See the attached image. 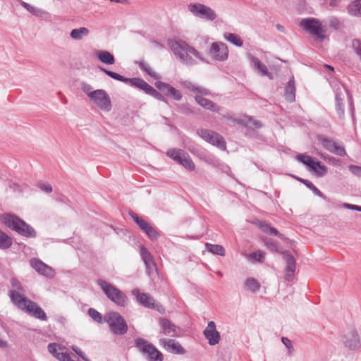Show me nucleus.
I'll return each mask as SVG.
<instances>
[{
    "mask_svg": "<svg viewBox=\"0 0 361 361\" xmlns=\"http://www.w3.org/2000/svg\"><path fill=\"white\" fill-rule=\"evenodd\" d=\"M168 44L176 56L186 65H193L196 63L190 55L202 61H204L199 51L183 40L169 39Z\"/></svg>",
    "mask_w": 361,
    "mask_h": 361,
    "instance_id": "nucleus-1",
    "label": "nucleus"
},
{
    "mask_svg": "<svg viewBox=\"0 0 361 361\" xmlns=\"http://www.w3.org/2000/svg\"><path fill=\"white\" fill-rule=\"evenodd\" d=\"M0 221L20 235L30 238L37 236L35 230L16 215L4 214L0 216Z\"/></svg>",
    "mask_w": 361,
    "mask_h": 361,
    "instance_id": "nucleus-2",
    "label": "nucleus"
},
{
    "mask_svg": "<svg viewBox=\"0 0 361 361\" xmlns=\"http://www.w3.org/2000/svg\"><path fill=\"white\" fill-rule=\"evenodd\" d=\"M97 285L106 298L117 306L125 307L128 303V297L120 289L103 279H98Z\"/></svg>",
    "mask_w": 361,
    "mask_h": 361,
    "instance_id": "nucleus-3",
    "label": "nucleus"
},
{
    "mask_svg": "<svg viewBox=\"0 0 361 361\" xmlns=\"http://www.w3.org/2000/svg\"><path fill=\"white\" fill-rule=\"evenodd\" d=\"M334 89L335 92L336 110L339 118L343 119L345 116L344 100L346 96H348L349 99L350 110L351 116L353 118L355 114V108L352 97L350 95V93L345 86L338 82L334 85Z\"/></svg>",
    "mask_w": 361,
    "mask_h": 361,
    "instance_id": "nucleus-4",
    "label": "nucleus"
},
{
    "mask_svg": "<svg viewBox=\"0 0 361 361\" xmlns=\"http://www.w3.org/2000/svg\"><path fill=\"white\" fill-rule=\"evenodd\" d=\"M111 333L116 336L124 335L128 329L124 318L117 312H110L105 317Z\"/></svg>",
    "mask_w": 361,
    "mask_h": 361,
    "instance_id": "nucleus-5",
    "label": "nucleus"
},
{
    "mask_svg": "<svg viewBox=\"0 0 361 361\" xmlns=\"http://www.w3.org/2000/svg\"><path fill=\"white\" fill-rule=\"evenodd\" d=\"M135 346L148 361H163L162 353L156 347L142 338L135 340Z\"/></svg>",
    "mask_w": 361,
    "mask_h": 361,
    "instance_id": "nucleus-6",
    "label": "nucleus"
},
{
    "mask_svg": "<svg viewBox=\"0 0 361 361\" xmlns=\"http://www.w3.org/2000/svg\"><path fill=\"white\" fill-rule=\"evenodd\" d=\"M300 26L310 34L313 35L316 39L323 42L325 39V30L319 20L314 18H303L300 23Z\"/></svg>",
    "mask_w": 361,
    "mask_h": 361,
    "instance_id": "nucleus-7",
    "label": "nucleus"
},
{
    "mask_svg": "<svg viewBox=\"0 0 361 361\" xmlns=\"http://www.w3.org/2000/svg\"><path fill=\"white\" fill-rule=\"evenodd\" d=\"M166 155L178 164L182 165L186 169L193 171L195 165L190 155L181 149H170L166 152Z\"/></svg>",
    "mask_w": 361,
    "mask_h": 361,
    "instance_id": "nucleus-8",
    "label": "nucleus"
},
{
    "mask_svg": "<svg viewBox=\"0 0 361 361\" xmlns=\"http://www.w3.org/2000/svg\"><path fill=\"white\" fill-rule=\"evenodd\" d=\"M188 10L195 16L205 20L213 21L216 18L215 11L202 4H190L188 5Z\"/></svg>",
    "mask_w": 361,
    "mask_h": 361,
    "instance_id": "nucleus-9",
    "label": "nucleus"
},
{
    "mask_svg": "<svg viewBox=\"0 0 361 361\" xmlns=\"http://www.w3.org/2000/svg\"><path fill=\"white\" fill-rule=\"evenodd\" d=\"M197 135L206 142L218 147L222 150L226 149V144L224 137L219 133L209 129H200Z\"/></svg>",
    "mask_w": 361,
    "mask_h": 361,
    "instance_id": "nucleus-10",
    "label": "nucleus"
},
{
    "mask_svg": "<svg viewBox=\"0 0 361 361\" xmlns=\"http://www.w3.org/2000/svg\"><path fill=\"white\" fill-rule=\"evenodd\" d=\"M342 343L345 348L350 350H357L361 348V340L357 331L350 329L342 336Z\"/></svg>",
    "mask_w": 361,
    "mask_h": 361,
    "instance_id": "nucleus-11",
    "label": "nucleus"
},
{
    "mask_svg": "<svg viewBox=\"0 0 361 361\" xmlns=\"http://www.w3.org/2000/svg\"><path fill=\"white\" fill-rule=\"evenodd\" d=\"M90 98L102 110L110 111L111 109V102L110 97L104 90H97L93 91L90 95Z\"/></svg>",
    "mask_w": 361,
    "mask_h": 361,
    "instance_id": "nucleus-12",
    "label": "nucleus"
},
{
    "mask_svg": "<svg viewBox=\"0 0 361 361\" xmlns=\"http://www.w3.org/2000/svg\"><path fill=\"white\" fill-rule=\"evenodd\" d=\"M209 53L216 61H224L228 59V49L225 43L214 42L210 47Z\"/></svg>",
    "mask_w": 361,
    "mask_h": 361,
    "instance_id": "nucleus-13",
    "label": "nucleus"
},
{
    "mask_svg": "<svg viewBox=\"0 0 361 361\" xmlns=\"http://www.w3.org/2000/svg\"><path fill=\"white\" fill-rule=\"evenodd\" d=\"M8 296L13 304L15 305L17 308L24 312L26 311L27 305H30V302H32V300L25 296L24 293L18 292L16 290H9Z\"/></svg>",
    "mask_w": 361,
    "mask_h": 361,
    "instance_id": "nucleus-14",
    "label": "nucleus"
},
{
    "mask_svg": "<svg viewBox=\"0 0 361 361\" xmlns=\"http://www.w3.org/2000/svg\"><path fill=\"white\" fill-rule=\"evenodd\" d=\"M30 264L40 275L50 279L54 278L55 275L54 270L39 259H31L30 260Z\"/></svg>",
    "mask_w": 361,
    "mask_h": 361,
    "instance_id": "nucleus-15",
    "label": "nucleus"
},
{
    "mask_svg": "<svg viewBox=\"0 0 361 361\" xmlns=\"http://www.w3.org/2000/svg\"><path fill=\"white\" fill-rule=\"evenodd\" d=\"M159 344L166 351L173 354L183 355L186 352L180 343L174 339L161 338Z\"/></svg>",
    "mask_w": 361,
    "mask_h": 361,
    "instance_id": "nucleus-16",
    "label": "nucleus"
},
{
    "mask_svg": "<svg viewBox=\"0 0 361 361\" xmlns=\"http://www.w3.org/2000/svg\"><path fill=\"white\" fill-rule=\"evenodd\" d=\"M203 334L208 340L210 345H215L219 343L221 336L216 329V324L214 321H210L207 324V326L204 329Z\"/></svg>",
    "mask_w": 361,
    "mask_h": 361,
    "instance_id": "nucleus-17",
    "label": "nucleus"
},
{
    "mask_svg": "<svg viewBox=\"0 0 361 361\" xmlns=\"http://www.w3.org/2000/svg\"><path fill=\"white\" fill-rule=\"evenodd\" d=\"M155 87L161 91L166 96L173 98L176 101H180L183 97V95L179 90H176L168 83L157 81L155 82Z\"/></svg>",
    "mask_w": 361,
    "mask_h": 361,
    "instance_id": "nucleus-18",
    "label": "nucleus"
},
{
    "mask_svg": "<svg viewBox=\"0 0 361 361\" xmlns=\"http://www.w3.org/2000/svg\"><path fill=\"white\" fill-rule=\"evenodd\" d=\"M323 147L336 155L343 157L345 155V150L344 147L338 146L332 139L324 137L321 140Z\"/></svg>",
    "mask_w": 361,
    "mask_h": 361,
    "instance_id": "nucleus-19",
    "label": "nucleus"
},
{
    "mask_svg": "<svg viewBox=\"0 0 361 361\" xmlns=\"http://www.w3.org/2000/svg\"><path fill=\"white\" fill-rule=\"evenodd\" d=\"M137 88L144 91L146 94L152 96L157 100L166 103V99L164 95L158 92L156 89H154L152 86L149 85L143 79L141 78Z\"/></svg>",
    "mask_w": 361,
    "mask_h": 361,
    "instance_id": "nucleus-20",
    "label": "nucleus"
},
{
    "mask_svg": "<svg viewBox=\"0 0 361 361\" xmlns=\"http://www.w3.org/2000/svg\"><path fill=\"white\" fill-rule=\"evenodd\" d=\"M100 70L105 73L108 76L111 77L113 79H115L116 80L123 82L126 83H128L133 87H137V85L141 80L140 78H125L123 75H119L118 73H116L115 72L109 71L104 68H100Z\"/></svg>",
    "mask_w": 361,
    "mask_h": 361,
    "instance_id": "nucleus-21",
    "label": "nucleus"
},
{
    "mask_svg": "<svg viewBox=\"0 0 361 361\" xmlns=\"http://www.w3.org/2000/svg\"><path fill=\"white\" fill-rule=\"evenodd\" d=\"M133 295L136 296L139 304L148 308H154V299L148 293H140L138 289L132 291Z\"/></svg>",
    "mask_w": 361,
    "mask_h": 361,
    "instance_id": "nucleus-22",
    "label": "nucleus"
},
{
    "mask_svg": "<svg viewBox=\"0 0 361 361\" xmlns=\"http://www.w3.org/2000/svg\"><path fill=\"white\" fill-rule=\"evenodd\" d=\"M195 100L200 106L206 110H209L212 112H219L221 109L220 106L215 104L213 101L204 97L202 95H195Z\"/></svg>",
    "mask_w": 361,
    "mask_h": 361,
    "instance_id": "nucleus-23",
    "label": "nucleus"
},
{
    "mask_svg": "<svg viewBox=\"0 0 361 361\" xmlns=\"http://www.w3.org/2000/svg\"><path fill=\"white\" fill-rule=\"evenodd\" d=\"M25 312L36 319L42 321H47L48 318L45 312L33 301L30 302V305H27Z\"/></svg>",
    "mask_w": 361,
    "mask_h": 361,
    "instance_id": "nucleus-24",
    "label": "nucleus"
},
{
    "mask_svg": "<svg viewBox=\"0 0 361 361\" xmlns=\"http://www.w3.org/2000/svg\"><path fill=\"white\" fill-rule=\"evenodd\" d=\"M159 324L163 334L173 337L177 335V326L166 318H160Z\"/></svg>",
    "mask_w": 361,
    "mask_h": 361,
    "instance_id": "nucleus-25",
    "label": "nucleus"
},
{
    "mask_svg": "<svg viewBox=\"0 0 361 361\" xmlns=\"http://www.w3.org/2000/svg\"><path fill=\"white\" fill-rule=\"evenodd\" d=\"M140 255L147 270L150 271L152 269L156 268L154 257L144 246L140 249Z\"/></svg>",
    "mask_w": 361,
    "mask_h": 361,
    "instance_id": "nucleus-26",
    "label": "nucleus"
},
{
    "mask_svg": "<svg viewBox=\"0 0 361 361\" xmlns=\"http://www.w3.org/2000/svg\"><path fill=\"white\" fill-rule=\"evenodd\" d=\"M250 61L254 68L263 76H268L270 79L272 78V74L269 72L267 66L260 61V60L255 56H250Z\"/></svg>",
    "mask_w": 361,
    "mask_h": 361,
    "instance_id": "nucleus-27",
    "label": "nucleus"
},
{
    "mask_svg": "<svg viewBox=\"0 0 361 361\" xmlns=\"http://www.w3.org/2000/svg\"><path fill=\"white\" fill-rule=\"evenodd\" d=\"M285 98L289 102L295 100V85L293 78L289 80L285 87Z\"/></svg>",
    "mask_w": 361,
    "mask_h": 361,
    "instance_id": "nucleus-28",
    "label": "nucleus"
},
{
    "mask_svg": "<svg viewBox=\"0 0 361 361\" xmlns=\"http://www.w3.org/2000/svg\"><path fill=\"white\" fill-rule=\"evenodd\" d=\"M98 59L103 63L113 65L115 63V58L112 54L108 51L101 50L96 54Z\"/></svg>",
    "mask_w": 361,
    "mask_h": 361,
    "instance_id": "nucleus-29",
    "label": "nucleus"
},
{
    "mask_svg": "<svg viewBox=\"0 0 361 361\" xmlns=\"http://www.w3.org/2000/svg\"><path fill=\"white\" fill-rule=\"evenodd\" d=\"M281 254L286 264V271L295 272L296 262L294 257L288 251H283Z\"/></svg>",
    "mask_w": 361,
    "mask_h": 361,
    "instance_id": "nucleus-30",
    "label": "nucleus"
},
{
    "mask_svg": "<svg viewBox=\"0 0 361 361\" xmlns=\"http://www.w3.org/2000/svg\"><path fill=\"white\" fill-rule=\"evenodd\" d=\"M65 347H62L56 343H51L48 345L47 349L50 354L59 361L61 360V354H65Z\"/></svg>",
    "mask_w": 361,
    "mask_h": 361,
    "instance_id": "nucleus-31",
    "label": "nucleus"
},
{
    "mask_svg": "<svg viewBox=\"0 0 361 361\" xmlns=\"http://www.w3.org/2000/svg\"><path fill=\"white\" fill-rule=\"evenodd\" d=\"M183 85L185 88H187L188 90H190L193 92H199L202 95H209L210 94V92L209 90H207L203 87H201V86L195 85V84H193L192 82H191L190 81L184 82Z\"/></svg>",
    "mask_w": 361,
    "mask_h": 361,
    "instance_id": "nucleus-32",
    "label": "nucleus"
},
{
    "mask_svg": "<svg viewBox=\"0 0 361 361\" xmlns=\"http://www.w3.org/2000/svg\"><path fill=\"white\" fill-rule=\"evenodd\" d=\"M224 37L226 40L234 44L236 47H242L243 45V41L241 37L235 33L225 32Z\"/></svg>",
    "mask_w": 361,
    "mask_h": 361,
    "instance_id": "nucleus-33",
    "label": "nucleus"
},
{
    "mask_svg": "<svg viewBox=\"0 0 361 361\" xmlns=\"http://www.w3.org/2000/svg\"><path fill=\"white\" fill-rule=\"evenodd\" d=\"M13 244V239L6 233L0 230V249L6 250L10 248Z\"/></svg>",
    "mask_w": 361,
    "mask_h": 361,
    "instance_id": "nucleus-34",
    "label": "nucleus"
},
{
    "mask_svg": "<svg viewBox=\"0 0 361 361\" xmlns=\"http://www.w3.org/2000/svg\"><path fill=\"white\" fill-rule=\"evenodd\" d=\"M89 33L90 31L87 27H82L78 29L72 30L70 36L73 39L81 40L84 36H87Z\"/></svg>",
    "mask_w": 361,
    "mask_h": 361,
    "instance_id": "nucleus-35",
    "label": "nucleus"
},
{
    "mask_svg": "<svg viewBox=\"0 0 361 361\" xmlns=\"http://www.w3.org/2000/svg\"><path fill=\"white\" fill-rule=\"evenodd\" d=\"M313 166L310 167V169L314 171L315 175L318 177L324 176L327 173V167L322 164L320 161H314Z\"/></svg>",
    "mask_w": 361,
    "mask_h": 361,
    "instance_id": "nucleus-36",
    "label": "nucleus"
},
{
    "mask_svg": "<svg viewBox=\"0 0 361 361\" xmlns=\"http://www.w3.org/2000/svg\"><path fill=\"white\" fill-rule=\"evenodd\" d=\"M140 68L154 79H159L160 75L152 70L150 66L144 61L136 62Z\"/></svg>",
    "mask_w": 361,
    "mask_h": 361,
    "instance_id": "nucleus-37",
    "label": "nucleus"
},
{
    "mask_svg": "<svg viewBox=\"0 0 361 361\" xmlns=\"http://www.w3.org/2000/svg\"><path fill=\"white\" fill-rule=\"evenodd\" d=\"M348 13L351 15L361 16V0H355L348 6Z\"/></svg>",
    "mask_w": 361,
    "mask_h": 361,
    "instance_id": "nucleus-38",
    "label": "nucleus"
},
{
    "mask_svg": "<svg viewBox=\"0 0 361 361\" xmlns=\"http://www.w3.org/2000/svg\"><path fill=\"white\" fill-rule=\"evenodd\" d=\"M207 250L211 253L219 255L224 256L225 255V250L222 245H213L210 243H206L205 245Z\"/></svg>",
    "mask_w": 361,
    "mask_h": 361,
    "instance_id": "nucleus-39",
    "label": "nucleus"
},
{
    "mask_svg": "<svg viewBox=\"0 0 361 361\" xmlns=\"http://www.w3.org/2000/svg\"><path fill=\"white\" fill-rule=\"evenodd\" d=\"M245 287L250 291L256 292L259 290L261 285L255 279L248 278L245 282Z\"/></svg>",
    "mask_w": 361,
    "mask_h": 361,
    "instance_id": "nucleus-40",
    "label": "nucleus"
},
{
    "mask_svg": "<svg viewBox=\"0 0 361 361\" xmlns=\"http://www.w3.org/2000/svg\"><path fill=\"white\" fill-rule=\"evenodd\" d=\"M21 6L36 16H42L43 14V11L42 9L33 6L25 1L21 2Z\"/></svg>",
    "mask_w": 361,
    "mask_h": 361,
    "instance_id": "nucleus-41",
    "label": "nucleus"
},
{
    "mask_svg": "<svg viewBox=\"0 0 361 361\" xmlns=\"http://www.w3.org/2000/svg\"><path fill=\"white\" fill-rule=\"evenodd\" d=\"M248 259L252 262H263L265 259V253L261 250L252 252L249 255Z\"/></svg>",
    "mask_w": 361,
    "mask_h": 361,
    "instance_id": "nucleus-42",
    "label": "nucleus"
},
{
    "mask_svg": "<svg viewBox=\"0 0 361 361\" xmlns=\"http://www.w3.org/2000/svg\"><path fill=\"white\" fill-rule=\"evenodd\" d=\"M128 214L140 229L145 227V226H147V224H148L147 221H146L142 218L140 217L135 212L133 211H130L128 212Z\"/></svg>",
    "mask_w": 361,
    "mask_h": 361,
    "instance_id": "nucleus-43",
    "label": "nucleus"
},
{
    "mask_svg": "<svg viewBox=\"0 0 361 361\" xmlns=\"http://www.w3.org/2000/svg\"><path fill=\"white\" fill-rule=\"evenodd\" d=\"M88 315L96 322L102 324L103 322L102 314L94 308H89L87 310Z\"/></svg>",
    "mask_w": 361,
    "mask_h": 361,
    "instance_id": "nucleus-44",
    "label": "nucleus"
},
{
    "mask_svg": "<svg viewBox=\"0 0 361 361\" xmlns=\"http://www.w3.org/2000/svg\"><path fill=\"white\" fill-rule=\"evenodd\" d=\"M296 159L310 169L313 166L312 164H314V162L315 161L312 157L306 154H298L297 155Z\"/></svg>",
    "mask_w": 361,
    "mask_h": 361,
    "instance_id": "nucleus-45",
    "label": "nucleus"
},
{
    "mask_svg": "<svg viewBox=\"0 0 361 361\" xmlns=\"http://www.w3.org/2000/svg\"><path fill=\"white\" fill-rule=\"evenodd\" d=\"M264 243L267 249H269L271 252H280L279 246L278 243L274 241L273 240L264 239Z\"/></svg>",
    "mask_w": 361,
    "mask_h": 361,
    "instance_id": "nucleus-46",
    "label": "nucleus"
},
{
    "mask_svg": "<svg viewBox=\"0 0 361 361\" xmlns=\"http://www.w3.org/2000/svg\"><path fill=\"white\" fill-rule=\"evenodd\" d=\"M245 126L247 128H260L262 126V123L259 121L253 119L250 116H246V122Z\"/></svg>",
    "mask_w": 361,
    "mask_h": 361,
    "instance_id": "nucleus-47",
    "label": "nucleus"
},
{
    "mask_svg": "<svg viewBox=\"0 0 361 361\" xmlns=\"http://www.w3.org/2000/svg\"><path fill=\"white\" fill-rule=\"evenodd\" d=\"M10 283L13 288V290H16L18 292L25 293V290L21 284V283L16 278H12L10 280Z\"/></svg>",
    "mask_w": 361,
    "mask_h": 361,
    "instance_id": "nucleus-48",
    "label": "nucleus"
},
{
    "mask_svg": "<svg viewBox=\"0 0 361 361\" xmlns=\"http://www.w3.org/2000/svg\"><path fill=\"white\" fill-rule=\"evenodd\" d=\"M351 45L354 51L359 56L361 61V41L358 39H354L352 40Z\"/></svg>",
    "mask_w": 361,
    "mask_h": 361,
    "instance_id": "nucleus-49",
    "label": "nucleus"
},
{
    "mask_svg": "<svg viewBox=\"0 0 361 361\" xmlns=\"http://www.w3.org/2000/svg\"><path fill=\"white\" fill-rule=\"evenodd\" d=\"M305 185L310 189L315 195L324 197L322 192L310 180H307V181L305 183Z\"/></svg>",
    "mask_w": 361,
    "mask_h": 361,
    "instance_id": "nucleus-50",
    "label": "nucleus"
},
{
    "mask_svg": "<svg viewBox=\"0 0 361 361\" xmlns=\"http://www.w3.org/2000/svg\"><path fill=\"white\" fill-rule=\"evenodd\" d=\"M146 235L152 241L157 240L160 236L159 233L153 226L150 227Z\"/></svg>",
    "mask_w": 361,
    "mask_h": 361,
    "instance_id": "nucleus-51",
    "label": "nucleus"
},
{
    "mask_svg": "<svg viewBox=\"0 0 361 361\" xmlns=\"http://www.w3.org/2000/svg\"><path fill=\"white\" fill-rule=\"evenodd\" d=\"M81 88L82 91L87 94V96L90 97V95H91V93L93 92L92 91V87L85 82H82L81 84Z\"/></svg>",
    "mask_w": 361,
    "mask_h": 361,
    "instance_id": "nucleus-52",
    "label": "nucleus"
},
{
    "mask_svg": "<svg viewBox=\"0 0 361 361\" xmlns=\"http://www.w3.org/2000/svg\"><path fill=\"white\" fill-rule=\"evenodd\" d=\"M37 186L42 191L47 192V193H50L52 192V187L50 184L39 183H38Z\"/></svg>",
    "mask_w": 361,
    "mask_h": 361,
    "instance_id": "nucleus-53",
    "label": "nucleus"
},
{
    "mask_svg": "<svg viewBox=\"0 0 361 361\" xmlns=\"http://www.w3.org/2000/svg\"><path fill=\"white\" fill-rule=\"evenodd\" d=\"M350 171L357 176H361V167L355 165H350L348 166Z\"/></svg>",
    "mask_w": 361,
    "mask_h": 361,
    "instance_id": "nucleus-54",
    "label": "nucleus"
},
{
    "mask_svg": "<svg viewBox=\"0 0 361 361\" xmlns=\"http://www.w3.org/2000/svg\"><path fill=\"white\" fill-rule=\"evenodd\" d=\"M224 117L226 118L228 120H231L233 123H238V124H240V125L245 126V123L246 122V117H245L244 119L235 118H233L231 116H229V115H226V116L225 115V116H224Z\"/></svg>",
    "mask_w": 361,
    "mask_h": 361,
    "instance_id": "nucleus-55",
    "label": "nucleus"
},
{
    "mask_svg": "<svg viewBox=\"0 0 361 361\" xmlns=\"http://www.w3.org/2000/svg\"><path fill=\"white\" fill-rule=\"evenodd\" d=\"M201 158L208 163H214L216 161L215 157L212 154L209 153L202 154Z\"/></svg>",
    "mask_w": 361,
    "mask_h": 361,
    "instance_id": "nucleus-56",
    "label": "nucleus"
},
{
    "mask_svg": "<svg viewBox=\"0 0 361 361\" xmlns=\"http://www.w3.org/2000/svg\"><path fill=\"white\" fill-rule=\"evenodd\" d=\"M258 226L265 233H269V229L271 228L270 225L265 221H260Z\"/></svg>",
    "mask_w": 361,
    "mask_h": 361,
    "instance_id": "nucleus-57",
    "label": "nucleus"
},
{
    "mask_svg": "<svg viewBox=\"0 0 361 361\" xmlns=\"http://www.w3.org/2000/svg\"><path fill=\"white\" fill-rule=\"evenodd\" d=\"M72 350L78 354L82 360L85 361H88V360L85 357V353L81 350L80 348L75 345L72 346Z\"/></svg>",
    "mask_w": 361,
    "mask_h": 361,
    "instance_id": "nucleus-58",
    "label": "nucleus"
},
{
    "mask_svg": "<svg viewBox=\"0 0 361 361\" xmlns=\"http://www.w3.org/2000/svg\"><path fill=\"white\" fill-rule=\"evenodd\" d=\"M343 207L351 209V210L361 212V206H358V205H355V204H350L345 203V204H343Z\"/></svg>",
    "mask_w": 361,
    "mask_h": 361,
    "instance_id": "nucleus-59",
    "label": "nucleus"
},
{
    "mask_svg": "<svg viewBox=\"0 0 361 361\" xmlns=\"http://www.w3.org/2000/svg\"><path fill=\"white\" fill-rule=\"evenodd\" d=\"M181 109H182V112L183 114H194V111L193 109L190 107V106H188L187 105H182L180 106Z\"/></svg>",
    "mask_w": 361,
    "mask_h": 361,
    "instance_id": "nucleus-60",
    "label": "nucleus"
},
{
    "mask_svg": "<svg viewBox=\"0 0 361 361\" xmlns=\"http://www.w3.org/2000/svg\"><path fill=\"white\" fill-rule=\"evenodd\" d=\"M281 341L288 348H292L291 342L288 338L282 337Z\"/></svg>",
    "mask_w": 361,
    "mask_h": 361,
    "instance_id": "nucleus-61",
    "label": "nucleus"
},
{
    "mask_svg": "<svg viewBox=\"0 0 361 361\" xmlns=\"http://www.w3.org/2000/svg\"><path fill=\"white\" fill-rule=\"evenodd\" d=\"M271 235H279V237H281V234L279 233V231L274 227H271L269 229V233Z\"/></svg>",
    "mask_w": 361,
    "mask_h": 361,
    "instance_id": "nucleus-62",
    "label": "nucleus"
},
{
    "mask_svg": "<svg viewBox=\"0 0 361 361\" xmlns=\"http://www.w3.org/2000/svg\"><path fill=\"white\" fill-rule=\"evenodd\" d=\"M294 273L295 272L286 271L285 279L288 281H293Z\"/></svg>",
    "mask_w": 361,
    "mask_h": 361,
    "instance_id": "nucleus-63",
    "label": "nucleus"
},
{
    "mask_svg": "<svg viewBox=\"0 0 361 361\" xmlns=\"http://www.w3.org/2000/svg\"><path fill=\"white\" fill-rule=\"evenodd\" d=\"M339 24L338 20L336 18H333L330 20V25L331 26L335 27L336 29L338 27Z\"/></svg>",
    "mask_w": 361,
    "mask_h": 361,
    "instance_id": "nucleus-64",
    "label": "nucleus"
}]
</instances>
